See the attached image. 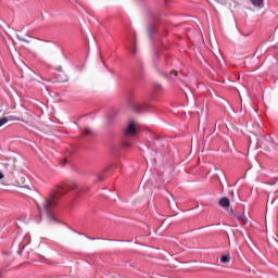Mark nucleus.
Returning <instances> with one entry per match:
<instances>
[{
	"label": "nucleus",
	"mask_w": 278,
	"mask_h": 278,
	"mask_svg": "<svg viewBox=\"0 0 278 278\" xmlns=\"http://www.w3.org/2000/svg\"><path fill=\"white\" fill-rule=\"evenodd\" d=\"M60 199L54 198V195H47L43 203L37 204V210L39 215H46V220L49 224L58 223V218L54 216V208L58 207Z\"/></svg>",
	"instance_id": "f257e3e1"
},
{
	"label": "nucleus",
	"mask_w": 278,
	"mask_h": 278,
	"mask_svg": "<svg viewBox=\"0 0 278 278\" xmlns=\"http://www.w3.org/2000/svg\"><path fill=\"white\" fill-rule=\"evenodd\" d=\"M78 188V185L75 182H67L66 185H59L54 189H52L49 195H54V199H62L64 195L68 193V191H74Z\"/></svg>",
	"instance_id": "f03ea898"
},
{
	"label": "nucleus",
	"mask_w": 278,
	"mask_h": 278,
	"mask_svg": "<svg viewBox=\"0 0 278 278\" xmlns=\"http://www.w3.org/2000/svg\"><path fill=\"white\" fill-rule=\"evenodd\" d=\"M136 126L134 122H128L127 128L124 130V136H126V138H132L136 136Z\"/></svg>",
	"instance_id": "7ed1b4c3"
},
{
	"label": "nucleus",
	"mask_w": 278,
	"mask_h": 278,
	"mask_svg": "<svg viewBox=\"0 0 278 278\" xmlns=\"http://www.w3.org/2000/svg\"><path fill=\"white\" fill-rule=\"evenodd\" d=\"M230 204L231 203L229 202L228 198H226V197L220 198V200H219L220 207L227 208V207H229Z\"/></svg>",
	"instance_id": "20e7f679"
},
{
	"label": "nucleus",
	"mask_w": 278,
	"mask_h": 278,
	"mask_svg": "<svg viewBox=\"0 0 278 278\" xmlns=\"http://www.w3.org/2000/svg\"><path fill=\"white\" fill-rule=\"evenodd\" d=\"M251 4H253L255 8H263L264 7V0H250Z\"/></svg>",
	"instance_id": "39448f33"
},
{
	"label": "nucleus",
	"mask_w": 278,
	"mask_h": 278,
	"mask_svg": "<svg viewBox=\"0 0 278 278\" xmlns=\"http://www.w3.org/2000/svg\"><path fill=\"white\" fill-rule=\"evenodd\" d=\"M230 261H231V256H229V254L220 256V263L223 264H228Z\"/></svg>",
	"instance_id": "423d86ee"
},
{
	"label": "nucleus",
	"mask_w": 278,
	"mask_h": 278,
	"mask_svg": "<svg viewBox=\"0 0 278 278\" xmlns=\"http://www.w3.org/2000/svg\"><path fill=\"white\" fill-rule=\"evenodd\" d=\"M5 119H8V123L9 122H20V117L16 116V115H9L8 117H5Z\"/></svg>",
	"instance_id": "0eeeda50"
},
{
	"label": "nucleus",
	"mask_w": 278,
	"mask_h": 278,
	"mask_svg": "<svg viewBox=\"0 0 278 278\" xmlns=\"http://www.w3.org/2000/svg\"><path fill=\"white\" fill-rule=\"evenodd\" d=\"M93 134V131L90 128H86L85 131H83V136L89 137Z\"/></svg>",
	"instance_id": "6e6552de"
},
{
	"label": "nucleus",
	"mask_w": 278,
	"mask_h": 278,
	"mask_svg": "<svg viewBox=\"0 0 278 278\" xmlns=\"http://www.w3.org/2000/svg\"><path fill=\"white\" fill-rule=\"evenodd\" d=\"M230 214H232L233 216H235V218L236 219H241V217H243L244 215L243 214H236V213H233V210L232 208H230Z\"/></svg>",
	"instance_id": "1a4fd4ad"
},
{
	"label": "nucleus",
	"mask_w": 278,
	"mask_h": 278,
	"mask_svg": "<svg viewBox=\"0 0 278 278\" xmlns=\"http://www.w3.org/2000/svg\"><path fill=\"white\" fill-rule=\"evenodd\" d=\"M7 123H8L7 117H2V118H0V127L5 126V125H7Z\"/></svg>",
	"instance_id": "9d476101"
},
{
	"label": "nucleus",
	"mask_w": 278,
	"mask_h": 278,
	"mask_svg": "<svg viewBox=\"0 0 278 278\" xmlns=\"http://www.w3.org/2000/svg\"><path fill=\"white\" fill-rule=\"evenodd\" d=\"M239 220L243 222L244 225H247L249 223V219L247 216H240Z\"/></svg>",
	"instance_id": "9b49d317"
},
{
	"label": "nucleus",
	"mask_w": 278,
	"mask_h": 278,
	"mask_svg": "<svg viewBox=\"0 0 278 278\" xmlns=\"http://www.w3.org/2000/svg\"><path fill=\"white\" fill-rule=\"evenodd\" d=\"M18 40H20L21 42H27V43H29V40L24 39V38H22V37H18Z\"/></svg>",
	"instance_id": "f8f14e48"
},
{
	"label": "nucleus",
	"mask_w": 278,
	"mask_h": 278,
	"mask_svg": "<svg viewBox=\"0 0 278 278\" xmlns=\"http://www.w3.org/2000/svg\"><path fill=\"white\" fill-rule=\"evenodd\" d=\"M169 75H174V76H176V77H177L178 72H177V71H172V72H169Z\"/></svg>",
	"instance_id": "ddd939ff"
},
{
	"label": "nucleus",
	"mask_w": 278,
	"mask_h": 278,
	"mask_svg": "<svg viewBox=\"0 0 278 278\" xmlns=\"http://www.w3.org/2000/svg\"><path fill=\"white\" fill-rule=\"evenodd\" d=\"M97 177H98V181L103 180V175H98Z\"/></svg>",
	"instance_id": "4468645a"
},
{
	"label": "nucleus",
	"mask_w": 278,
	"mask_h": 278,
	"mask_svg": "<svg viewBox=\"0 0 278 278\" xmlns=\"http://www.w3.org/2000/svg\"><path fill=\"white\" fill-rule=\"evenodd\" d=\"M4 178V176H3V174L0 172V179H3Z\"/></svg>",
	"instance_id": "2eb2a0df"
},
{
	"label": "nucleus",
	"mask_w": 278,
	"mask_h": 278,
	"mask_svg": "<svg viewBox=\"0 0 278 278\" xmlns=\"http://www.w3.org/2000/svg\"><path fill=\"white\" fill-rule=\"evenodd\" d=\"M275 49H277V50H278V43H276V45H275Z\"/></svg>",
	"instance_id": "dca6fc26"
}]
</instances>
